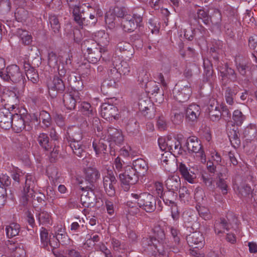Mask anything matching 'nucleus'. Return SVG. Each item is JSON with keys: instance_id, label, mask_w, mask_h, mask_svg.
I'll return each instance as SVG.
<instances>
[{"instance_id": "obj_22", "label": "nucleus", "mask_w": 257, "mask_h": 257, "mask_svg": "<svg viewBox=\"0 0 257 257\" xmlns=\"http://www.w3.org/2000/svg\"><path fill=\"white\" fill-rule=\"evenodd\" d=\"M236 192L240 198H245L247 197H254L255 198L256 196V191L253 192V190L250 186L247 184L242 183L239 186H238Z\"/></svg>"}, {"instance_id": "obj_19", "label": "nucleus", "mask_w": 257, "mask_h": 257, "mask_svg": "<svg viewBox=\"0 0 257 257\" xmlns=\"http://www.w3.org/2000/svg\"><path fill=\"white\" fill-rule=\"evenodd\" d=\"M49 92L52 97H55L57 92H62L65 89V85L62 80L57 76H55L53 80L48 84Z\"/></svg>"}, {"instance_id": "obj_40", "label": "nucleus", "mask_w": 257, "mask_h": 257, "mask_svg": "<svg viewBox=\"0 0 257 257\" xmlns=\"http://www.w3.org/2000/svg\"><path fill=\"white\" fill-rule=\"evenodd\" d=\"M114 69L120 74L124 75H128L131 72V67L125 61H121L119 64H114Z\"/></svg>"}, {"instance_id": "obj_25", "label": "nucleus", "mask_w": 257, "mask_h": 257, "mask_svg": "<svg viewBox=\"0 0 257 257\" xmlns=\"http://www.w3.org/2000/svg\"><path fill=\"white\" fill-rule=\"evenodd\" d=\"M220 73L223 79L227 78L233 82L237 80V74L233 69L229 67L227 64H225L220 68Z\"/></svg>"}, {"instance_id": "obj_45", "label": "nucleus", "mask_w": 257, "mask_h": 257, "mask_svg": "<svg viewBox=\"0 0 257 257\" xmlns=\"http://www.w3.org/2000/svg\"><path fill=\"white\" fill-rule=\"evenodd\" d=\"M213 175L208 174L207 173H203L201 175V180L203 183L208 187L213 189V183L214 181Z\"/></svg>"}, {"instance_id": "obj_29", "label": "nucleus", "mask_w": 257, "mask_h": 257, "mask_svg": "<svg viewBox=\"0 0 257 257\" xmlns=\"http://www.w3.org/2000/svg\"><path fill=\"white\" fill-rule=\"evenodd\" d=\"M166 186L168 190L176 192L180 187V178L177 175L169 177L166 181Z\"/></svg>"}, {"instance_id": "obj_14", "label": "nucleus", "mask_w": 257, "mask_h": 257, "mask_svg": "<svg viewBox=\"0 0 257 257\" xmlns=\"http://www.w3.org/2000/svg\"><path fill=\"white\" fill-rule=\"evenodd\" d=\"M94 186H87L85 188L81 187L84 191L81 196V202L85 207H89L94 203L96 197L94 192Z\"/></svg>"}, {"instance_id": "obj_15", "label": "nucleus", "mask_w": 257, "mask_h": 257, "mask_svg": "<svg viewBox=\"0 0 257 257\" xmlns=\"http://www.w3.org/2000/svg\"><path fill=\"white\" fill-rule=\"evenodd\" d=\"M11 127L17 133H20L24 130L29 131L32 128L29 124H27L25 117L17 113L14 114L13 125Z\"/></svg>"}, {"instance_id": "obj_12", "label": "nucleus", "mask_w": 257, "mask_h": 257, "mask_svg": "<svg viewBox=\"0 0 257 257\" xmlns=\"http://www.w3.org/2000/svg\"><path fill=\"white\" fill-rule=\"evenodd\" d=\"M105 137L111 148L113 147V144L120 145L123 141L121 131L111 126L108 127Z\"/></svg>"}, {"instance_id": "obj_4", "label": "nucleus", "mask_w": 257, "mask_h": 257, "mask_svg": "<svg viewBox=\"0 0 257 257\" xmlns=\"http://www.w3.org/2000/svg\"><path fill=\"white\" fill-rule=\"evenodd\" d=\"M0 77L5 81L13 83H18L24 78L20 68L16 65H10L5 70L0 71Z\"/></svg>"}, {"instance_id": "obj_16", "label": "nucleus", "mask_w": 257, "mask_h": 257, "mask_svg": "<svg viewBox=\"0 0 257 257\" xmlns=\"http://www.w3.org/2000/svg\"><path fill=\"white\" fill-rule=\"evenodd\" d=\"M13 114L6 107L0 108V126L5 129L8 130L13 125Z\"/></svg>"}, {"instance_id": "obj_2", "label": "nucleus", "mask_w": 257, "mask_h": 257, "mask_svg": "<svg viewBox=\"0 0 257 257\" xmlns=\"http://www.w3.org/2000/svg\"><path fill=\"white\" fill-rule=\"evenodd\" d=\"M69 146L74 154L82 158L86 155L85 146L81 142L83 136L81 130L79 128H72L68 132Z\"/></svg>"}, {"instance_id": "obj_3", "label": "nucleus", "mask_w": 257, "mask_h": 257, "mask_svg": "<svg viewBox=\"0 0 257 257\" xmlns=\"http://www.w3.org/2000/svg\"><path fill=\"white\" fill-rule=\"evenodd\" d=\"M138 10L133 16L127 15L122 18L121 25L124 31H133L142 21L144 10L143 9H139Z\"/></svg>"}, {"instance_id": "obj_20", "label": "nucleus", "mask_w": 257, "mask_h": 257, "mask_svg": "<svg viewBox=\"0 0 257 257\" xmlns=\"http://www.w3.org/2000/svg\"><path fill=\"white\" fill-rule=\"evenodd\" d=\"M200 107L198 105L192 104L189 105L185 111V118L188 122H197L200 114Z\"/></svg>"}, {"instance_id": "obj_33", "label": "nucleus", "mask_w": 257, "mask_h": 257, "mask_svg": "<svg viewBox=\"0 0 257 257\" xmlns=\"http://www.w3.org/2000/svg\"><path fill=\"white\" fill-rule=\"evenodd\" d=\"M133 168L138 173L144 174L148 169V166L147 162L144 159L139 158L133 161Z\"/></svg>"}, {"instance_id": "obj_24", "label": "nucleus", "mask_w": 257, "mask_h": 257, "mask_svg": "<svg viewBox=\"0 0 257 257\" xmlns=\"http://www.w3.org/2000/svg\"><path fill=\"white\" fill-rule=\"evenodd\" d=\"M76 92H71L70 93H65L63 95V101L65 106L67 109L73 110L75 108L77 99L75 94Z\"/></svg>"}, {"instance_id": "obj_41", "label": "nucleus", "mask_w": 257, "mask_h": 257, "mask_svg": "<svg viewBox=\"0 0 257 257\" xmlns=\"http://www.w3.org/2000/svg\"><path fill=\"white\" fill-rule=\"evenodd\" d=\"M235 64L236 69L239 74L242 76H245L246 71L249 68L248 63L243 60L239 61L238 58H236Z\"/></svg>"}, {"instance_id": "obj_11", "label": "nucleus", "mask_w": 257, "mask_h": 257, "mask_svg": "<svg viewBox=\"0 0 257 257\" xmlns=\"http://www.w3.org/2000/svg\"><path fill=\"white\" fill-rule=\"evenodd\" d=\"M186 146L189 152L199 153L201 162L203 163L206 162V156L202 150L201 144L197 137H189L187 140Z\"/></svg>"}, {"instance_id": "obj_38", "label": "nucleus", "mask_w": 257, "mask_h": 257, "mask_svg": "<svg viewBox=\"0 0 257 257\" xmlns=\"http://www.w3.org/2000/svg\"><path fill=\"white\" fill-rule=\"evenodd\" d=\"M73 17L74 21L80 26H94L90 21H88V18L83 17L77 9L74 10Z\"/></svg>"}, {"instance_id": "obj_54", "label": "nucleus", "mask_w": 257, "mask_h": 257, "mask_svg": "<svg viewBox=\"0 0 257 257\" xmlns=\"http://www.w3.org/2000/svg\"><path fill=\"white\" fill-rule=\"evenodd\" d=\"M10 0H0V13H7L11 11Z\"/></svg>"}, {"instance_id": "obj_31", "label": "nucleus", "mask_w": 257, "mask_h": 257, "mask_svg": "<svg viewBox=\"0 0 257 257\" xmlns=\"http://www.w3.org/2000/svg\"><path fill=\"white\" fill-rule=\"evenodd\" d=\"M107 140L106 137L101 138L98 141L95 140L93 141L92 146L96 155H99L102 152L104 153V151L106 150L107 145L109 143L107 142Z\"/></svg>"}, {"instance_id": "obj_60", "label": "nucleus", "mask_w": 257, "mask_h": 257, "mask_svg": "<svg viewBox=\"0 0 257 257\" xmlns=\"http://www.w3.org/2000/svg\"><path fill=\"white\" fill-rule=\"evenodd\" d=\"M170 231L174 241L176 244H178L180 240V232L179 230L174 227H171L170 228Z\"/></svg>"}, {"instance_id": "obj_48", "label": "nucleus", "mask_w": 257, "mask_h": 257, "mask_svg": "<svg viewBox=\"0 0 257 257\" xmlns=\"http://www.w3.org/2000/svg\"><path fill=\"white\" fill-rule=\"evenodd\" d=\"M196 208L200 216L204 220H209L212 218L210 211L207 208L199 206L198 207H197Z\"/></svg>"}, {"instance_id": "obj_21", "label": "nucleus", "mask_w": 257, "mask_h": 257, "mask_svg": "<svg viewBox=\"0 0 257 257\" xmlns=\"http://www.w3.org/2000/svg\"><path fill=\"white\" fill-rule=\"evenodd\" d=\"M117 108L113 105L107 103H104L101 106V115L106 119L111 118H117Z\"/></svg>"}, {"instance_id": "obj_1", "label": "nucleus", "mask_w": 257, "mask_h": 257, "mask_svg": "<svg viewBox=\"0 0 257 257\" xmlns=\"http://www.w3.org/2000/svg\"><path fill=\"white\" fill-rule=\"evenodd\" d=\"M81 50L86 59L92 63H96L102 57V52L104 49L93 39H86L83 41L81 46Z\"/></svg>"}, {"instance_id": "obj_39", "label": "nucleus", "mask_w": 257, "mask_h": 257, "mask_svg": "<svg viewBox=\"0 0 257 257\" xmlns=\"http://www.w3.org/2000/svg\"><path fill=\"white\" fill-rule=\"evenodd\" d=\"M49 24L51 30L54 33H58L61 28L58 18L55 15H50L49 16Z\"/></svg>"}, {"instance_id": "obj_32", "label": "nucleus", "mask_w": 257, "mask_h": 257, "mask_svg": "<svg viewBox=\"0 0 257 257\" xmlns=\"http://www.w3.org/2000/svg\"><path fill=\"white\" fill-rule=\"evenodd\" d=\"M178 169L182 177H183L185 180L190 183H194V179L196 178L195 175L194 173L192 174H190L187 167L184 164L180 163Z\"/></svg>"}, {"instance_id": "obj_10", "label": "nucleus", "mask_w": 257, "mask_h": 257, "mask_svg": "<svg viewBox=\"0 0 257 257\" xmlns=\"http://www.w3.org/2000/svg\"><path fill=\"white\" fill-rule=\"evenodd\" d=\"M117 180L111 171H108L106 175L103 177V185L108 196L113 197L115 194V186Z\"/></svg>"}, {"instance_id": "obj_46", "label": "nucleus", "mask_w": 257, "mask_h": 257, "mask_svg": "<svg viewBox=\"0 0 257 257\" xmlns=\"http://www.w3.org/2000/svg\"><path fill=\"white\" fill-rule=\"evenodd\" d=\"M232 118L234 123L237 125H240L245 119V116L239 110L234 111L232 114Z\"/></svg>"}, {"instance_id": "obj_27", "label": "nucleus", "mask_w": 257, "mask_h": 257, "mask_svg": "<svg viewBox=\"0 0 257 257\" xmlns=\"http://www.w3.org/2000/svg\"><path fill=\"white\" fill-rule=\"evenodd\" d=\"M100 174L99 171L95 168H87L85 170V179L89 182L91 186L100 178Z\"/></svg>"}, {"instance_id": "obj_43", "label": "nucleus", "mask_w": 257, "mask_h": 257, "mask_svg": "<svg viewBox=\"0 0 257 257\" xmlns=\"http://www.w3.org/2000/svg\"><path fill=\"white\" fill-rule=\"evenodd\" d=\"M40 224L47 225L51 224V218L49 213L45 211H41L38 215Z\"/></svg>"}, {"instance_id": "obj_63", "label": "nucleus", "mask_w": 257, "mask_h": 257, "mask_svg": "<svg viewBox=\"0 0 257 257\" xmlns=\"http://www.w3.org/2000/svg\"><path fill=\"white\" fill-rule=\"evenodd\" d=\"M54 119L56 124L61 127H63L65 125V118L61 114H56L54 116Z\"/></svg>"}, {"instance_id": "obj_35", "label": "nucleus", "mask_w": 257, "mask_h": 257, "mask_svg": "<svg viewBox=\"0 0 257 257\" xmlns=\"http://www.w3.org/2000/svg\"><path fill=\"white\" fill-rule=\"evenodd\" d=\"M37 141L40 146L46 151H50L52 145L49 141V138L45 133H41L37 138Z\"/></svg>"}, {"instance_id": "obj_59", "label": "nucleus", "mask_w": 257, "mask_h": 257, "mask_svg": "<svg viewBox=\"0 0 257 257\" xmlns=\"http://www.w3.org/2000/svg\"><path fill=\"white\" fill-rule=\"evenodd\" d=\"M7 188L0 186V207L4 206L7 202Z\"/></svg>"}, {"instance_id": "obj_49", "label": "nucleus", "mask_w": 257, "mask_h": 257, "mask_svg": "<svg viewBox=\"0 0 257 257\" xmlns=\"http://www.w3.org/2000/svg\"><path fill=\"white\" fill-rule=\"evenodd\" d=\"M13 250V257H25L26 251L22 244H17Z\"/></svg>"}, {"instance_id": "obj_6", "label": "nucleus", "mask_w": 257, "mask_h": 257, "mask_svg": "<svg viewBox=\"0 0 257 257\" xmlns=\"http://www.w3.org/2000/svg\"><path fill=\"white\" fill-rule=\"evenodd\" d=\"M177 193L173 191L168 190L164 192L160 197L164 203L171 207V215L174 220H177L179 217V212L175 201L177 197Z\"/></svg>"}, {"instance_id": "obj_56", "label": "nucleus", "mask_w": 257, "mask_h": 257, "mask_svg": "<svg viewBox=\"0 0 257 257\" xmlns=\"http://www.w3.org/2000/svg\"><path fill=\"white\" fill-rule=\"evenodd\" d=\"M11 184V180L7 174H2L0 175V186L7 188Z\"/></svg>"}, {"instance_id": "obj_17", "label": "nucleus", "mask_w": 257, "mask_h": 257, "mask_svg": "<svg viewBox=\"0 0 257 257\" xmlns=\"http://www.w3.org/2000/svg\"><path fill=\"white\" fill-rule=\"evenodd\" d=\"M186 240L190 246L195 248H201L205 244L203 234L200 232L195 231L186 237Z\"/></svg>"}, {"instance_id": "obj_30", "label": "nucleus", "mask_w": 257, "mask_h": 257, "mask_svg": "<svg viewBox=\"0 0 257 257\" xmlns=\"http://www.w3.org/2000/svg\"><path fill=\"white\" fill-rule=\"evenodd\" d=\"M157 240L153 237H144L142 240V245L145 250L156 252L157 248Z\"/></svg>"}, {"instance_id": "obj_13", "label": "nucleus", "mask_w": 257, "mask_h": 257, "mask_svg": "<svg viewBox=\"0 0 257 257\" xmlns=\"http://www.w3.org/2000/svg\"><path fill=\"white\" fill-rule=\"evenodd\" d=\"M197 14L198 19L202 20L204 24L206 25H209L210 23L219 25L221 22V14L218 10L214 12L212 17H210L208 13L202 9L198 10Z\"/></svg>"}, {"instance_id": "obj_9", "label": "nucleus", "mask_w": 257, "mask_h": 257, "mask_svg": "<svg viewBox=\"0 0 257 257\" xmlns=\"http://www.w3.org/2000/svg\"><path fill=\"white\" fill-rule=\"evenodd\" d=\"M139 206L147 212H152L156 209V198L148 193L140 194L138 202Z\"/></svg>"}, {"instance_id": "obj_36", "label": "nucleus", "mask_w": 257, "mask_h": 257, "mask_svg": "<svg viewBox=\"0 0 257 257\" xmlns=\"http://www.w3.org/2000/svg\"><path fill=\"white\" fill-rule=\"evenodd\" d=\"M204 74L203 81L206 82H211L213 77V69L210 64V61L207 59L204 60L203 62Z\"/></svg>"}, {"instance_id": "obj_51", "label": "nucleus", "mask_w": 257, "mask_h": 257, "mask_svg": "<svg viewBox=\"0 0 257 257\" xmlns=\"http://www.w3.org/2000/svg\"><path fill=\"white\" fill-rule=\"evenodd\" d=\"M222 176V173H220L218 174L217 177L218 178L219 180L217 183V185L218 187L221 189V192L223 194L225 195L227 193V185L226 184V181L222 178L221 177Z\"/></svg>"}, {"instance_id": "obj_50", "label": "nucleus", "mask_w": 257, "mask_h": 257, "mask_svg": "<svg viewBox=\"0 0 257 257\" xmlns=\"http://www.w3.org/2000/svg\"><path fill=\"white\" fill-rule=\"evenodd\" d=\"M39 119L42 120V123L46 127H49L51 124V116L46 111H42L40 112Z\"/></svg>"}, {"instance_id": "obj_44", "label": "nucleus", "mask_w": 257, "mask_h": 257, "mask_svg": "<svg viewBox=\"0 0 257 257\" xmlns=\"http://www.w3.org/2000/svg\"><path fill=\"white\" fill-rule=\"evenodd\" d=\"M228 137L232 145L234 147L239 146L240 143V141L239 139V134L238 132L232 130L229 132Z\"/></svg>"}, {"instance_id": "obj_37", "label": "nucleus", "mask_w": 257, "mask_h": 257, "mask_svg": "<svg viewBox=\"0 0 257 257\" xmlns=\"http://www.w3.org/2000/svg\"><path fill=\"white\" fill-rule=\"evenodd\" d=\"M20 226L17 223H12L6 227V234L9 238L18 235L20 232Z\"/></svg>"}, {"instance_id": "obj_61", "label": "nucleus", "mask_w": 257, "mask_h": 257, "mask_svg": "<svg viewBox=\"0 0 257 257\" xmlns=\"http://www.w3.org/2000/svg\"><path fill=\"white\" fill-rule=\"evenodd\" d=\"M156 237L158 238V241H163L165 238L164 230L160 226H156L154 228Z\"/></svg>"}, {"instance_id": "obj_47", "label": "nucleus", "mask_w": 257, "mask_h": 257, "mask_svg": "<svg viewBox=\"0 0 257 257\" xmlns=\"http://www.w3.org/2000/svg\"><path fill=\"white\" fill-rule=\"evenodd\" d=\"M223 104H220L217 99L212 97L208 101L207 110L208 112L212 111L214 110H221V106Z\"/></svg>"}, {"instance_id": "obj_7", "label": "nucleus", "mask_w": 257, "mask_h": 257, "mask_svg": "<svg viewBox=\"0 0 257 257\" xmlns=\"http://www.w3.org/2000/svg\"><path fill=\"white\" fill-rule=\"evenodd\" d=\"M119 179L124 190L126 191L129 190L130 185H134L138 181V176L132 167L127 166L124 172L119 174Z\"/></svg>"}, {"instance_id": "obj_26", "label": "nucleus", "mask_w": 257, "mask_h": 257, "mask_svg": "<svg viewBox=\"0 0 257 257\" xmlns=\"http://www.w3.org/2000/svg\"><path fill=\"white\" fill-rule=\"evenodd\" d=\"M81 111L82 114L84 115L87 116L90 119H93L95 122H99L98 118L95 117L96 111L93 110V107L91 105L86 102H83L81 104Z\"/></svg>"}, {"instance_id": "obj_28", "label": "nucleus", "mask_w": 257, "mask_h": 257, "mask_svg": "<svg viewBox=\"0 0 257 257\" xmlns=\"http://www.w3.org/2000/svg\"><path fill=\"white\" fill-rule=\"evenodd\" d=\"M239 87L235 85L233 87H227L224 92V99L226 102L230 105L234 103V96L238 93Z\"/></svg>"}, {"instance_id": "obj_53", "label": "nucleus", "mask_w": 257, "mask_h": 257, "mask_svg": "<svg viewBox=\"0 0 257 257\" xmlns=\"http://www.w3.org/2000/svg\"><path fill=\"white\" fill-rule=\"evenodd\" d=\"M51 235H49L47 230L44 227H42L40 232V237L42 243L44 246H47L48 244V241L52 237Z\"/></svg>"}, {"instance_id": "obj_52", "label": "nucleus", "mask_w": 257, "mask_h": 257, "mask_svg": "<svg viewBox=\"0 0 257 257\" xmlns=\"http://www.w3.org/2000/svg\"><path fill=\"white\" fill-rule=\"evenodd\" d=\"M117 47L120 52H130L131 55H133V49L129 43L124 41L120 42L117 44Z\"/></svg>"}, {"instance_id": "obj_42", "label": "nucleus", "mask_w": 257, "mask_h": 257, "mask_svg": "<svg viewBox=\"0 0 257 257\" xmlns=\"http://www.w3.org/2000/svg\"><path fill=\"white\" fill-rule=\"evenodd\" d=\"M215 231L217 234H219L223 232V230L229 229V223L224 218H221L219 221L215 222Z\"/></svg>"}, {"instance_id": "obj_5", "label": "nucleus", "mask_w": 257, "mask_h": 257, "mask_svg": "<svg viewBox=\"0 0 257 257\" xmlns=\"http://www.w3.org/2000/svg\"><path fill=\"white\" fill-rule=\"evenodd\" d=\"M173 93L175 99L180 102H184L187 101L192 93V89L189 83L181 82L176 85Z\"/></svg>"}, {"instance_id": "obj_64", "label": "nucleus", "mask_w": 257, "mask_h": 257, "mask_svg": "<svg viewBox=\"0 0 257 257\" xmlns=\"http://www.w3.org/2000/svg\"><path fill=\"white\" fill-rule=\"evenodd\" d=\"M57 64V58L56 54L53 52L48 54V64L51 67H54Z\"/></svg>"}, {"instance_id": "obj_57", "label": "nucleus", "mask_w": 257, "mask_h": 257, "mask_svg": "<svg viewBox=\"0 0 257 257\" xmlns=\"http://www.w3.org/2000/svg\"><path fill=\"white\" fill-rule=\"evenodd\" d=\"M221 119L229 121L231 116V113L228 107L225 105L221 106Z\"/></svg>"}, {"instance_id": "obj_58", "label": "nucleus", "mask_w": 257, "mask_h": 257, "mask_svg": "<svg viewBox=\"0 0 257 257\" xmlns=\"http://www.w3.org/2000/svg\"><path fill=\"white\" fill-rule=\"evenodd\" d=\"M209 117L213 121H218L221 119V110H214L208 112Z\"/></svg>"}, {"instance_id": "obj_18", "label": "nucleus", "mask_w": 257, "mask_h": 257, "mask_svg": "<svg viewBox=\"0 0 257 257\" xmlns=\"http://www.w3.org/2000/svg\"><path fill=\"white\" fill-rule=\"evenodd\" d=\"M181 139V135H177L176 137H167L166 145L168 146V152L170 153L174 152L178 154H182Z\"/></svg>"}, {"instance_id": "obj_34", "label": "nucleus", "mask_w": 257, "mask_h": 257, "mask_svg": "<svg viewBox=\"0 0 257 257\" xmlns=\"http://www.w3.org/2000/svg\"><path fill=\"white\" fill-rule=\"evenodd\" d=\"M17 36L20 39L21 43L25 45H29L32 42V37L29 32L21 29H18Z\"/></svg>"}, {"instance_id": "obj_62", "label": "nucleus", "mask_w": 257, "mask_h": 257, "mask_svg": "<svg viewBox=\"0 0 257 257\" xmlns=\"http://www.w3.org/2000/svg\"><path fill=\"white\" fill-rule=\"evenodd\" d=\"M139 109L141 111L145 112L150 109V108L152 106V104L150 102L149 100L147 101L142 100L139 103Z\"/></svg>"}, {"instance_id": "obj_8", "label": "nucleus", "mask_w": 257, "mask_h": 257, "mask_svg": "<svg viewBox=\"0 0 257 257\" xmlns=\"http://www.w3.org/2000/svg\"><path fill=\"white\" fill-rule=\"evenodd\" d=\"M37 185V182L35 176L32 174H28L26 176L24 194L22 197L23 203H26L29 198L35 197L34 193Z\"/></svg>"}, {"instance_id": "obj_55", "label": "nucleus", "mask_w": 257, "mask_h": 257, "mask_svg": "<svg viewBox=\"0 0 257 257\" xmlns=\"http://www.w3.org/2000/svg\"><path fill=\"white\" fill-rule=\"evenodd\" d=\"M47 172L50 179H51L54 183H55V182H56L60 177V175L57 169L55 167H52L49 169Z\"/></svg>"}, {"instance_id": "obj_23", "label": "nucleus", "mask_w": 257, "mask_h": 257, "mask_svg": "<svg viewBox=\"0 0 257 257\" xmlns=\"http://www.w3.org/2000/svg\"><path fill=\"white\" fill-rule=\"evenodd\" d=\"M24 69L26 75L29 81L36 83L39 80V76L34 67L32 66L29 62H24Z\"/></svg>"}]
</instances>
